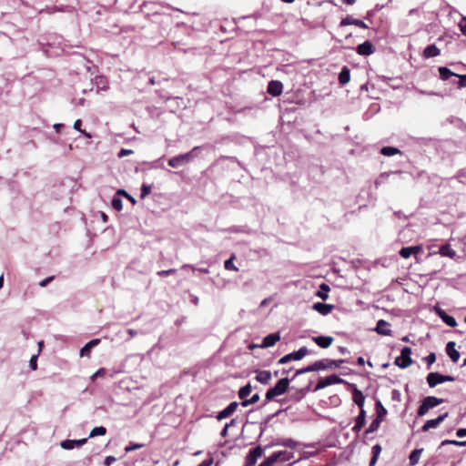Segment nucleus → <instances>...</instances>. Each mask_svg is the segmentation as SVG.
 Returning <instances> with one entry per match:
<instances>
[{
    "instance_id": "obj_34",
    "label": "nucleus",
    "mask_w": 466,
    "mask_h": 466,
    "mask_svg": "<svg viewBox=\"0 0 466 466\" xmlns=\"http://www.w3.org/2000/svg\"><path fill=\"white\" fill-rule=\"evenodd\" d=\"M106 433V429L104 426H98L92 429L89 433V438L96 436H104Z\"/></svg>"
},
{
    "instance_id": "obj_10",
    "label": "nucleus",
    "mask_w": 466,
    "mask_h": 466,
    "mask_svg": "<svg viewBox=\"0 0 466 466\" xmlns=\"http://www.w3.org/2000/svg\"><path fill=\"white\" fill-rule=\"evenodd\" d=\"M448 412H444L443 414L438 416L436 419L428 420L422 426V431H428L431 429H436L448 417Z\"/></svg>"
},
{
    "instance_id": "obj_7",
    "label": "nucleus",
    "mask_w": 466,
    "mask_h": 466,
    "mask_svg": "<svg viewBox=\"0 0 466 466\" xmlns=\"http://www.w3.org/2000/svg\"><path fill=\"white\" fill-rule=\"evenodd\" d=\"M344 382V380L339 378V376L333 374L330 376H328L324 379H320L318 383L316 384L313 391L316 392L318 390H320L328 386L334 385V384H339Z\"/></svg>"
},
{
    "instance_id": "obj_37",
    "label": "nucleus",
    "mask_w": 466,
    "mask_h": 466,
    "mask_svg": "<svg viewBox=\"0 0 466 466\" xmlns=\"http://www.w3.org/2000/svg\"><path fill=\"white\" fill-rule=\"evenodd\" d=\"M466 446V441L445 440L441 442V446L445 445Z\"/></svg>"
},
{
    "instance_id": "obj_13",
    "label": "nucleus",
    "mask_w": 466,
    "mask_h": 466,
    "mask_svg": "<svg viewBox=\"0 0 466 466\" xmlns=\"http://www.w3.org/2000/svg\"><path fill=\"white\" fill-rule=\"evenodd\" d=\"M238 407V403L236 401H233L229 403L224 410L219 411L217 415V419L218 420H224L228 417H229L232 413H234Z\"/></svg>"
},
{
    "instance_id": "obj_28",
    "label": "nucleus",
    "mask_w": 466,
    "mask_h": 466,
    "mask_svg": "<svg viewBox=\"0 0 466 466\" xmlns=\"http://www.w3.org/2000/svg\"><path fill=\"white\" fill-rule=\"evenodd\" d=\"M366 420V411L364 409H361L358 417L356 418V423L353 427V431H360L363 425L365 424Z\"/></svg>"
},
{
    "instance_id": "obj_41",
    "label": "nucleus",
    "mask_w": 466,
    "mask_h": 466,
    "mask_svg": "<svg viewBox=\"0 0 466 466\" xmlns=\"http://www.w3.org/2000/svg\"><path fill=\"white\" fill-rule=\"evenodd\" d=\"M112 207L117 210L120 211L123 208V203L122 200L119 198H114L112 199Z\"/></svg>"
},
{
    "instance_id": "obj_2",
    "label": "nucleus",
    "mask_w": 466,
    "mask_h": 466,
    "mask_svg": "<svg viewBox=\"0 0 466 466\" xmlns=\"http://www.w3.org/2000/svg\"><path fill=\"white\" fill-rule=\"evenodd\" d=\"M289 385V380L288 378L280 379L274 387L267 390L266 400H271L275 397L284 394L287 391Z\"/></svg>"
},
{
    "instance_id": "obj_40",
    "label": "nucleus",
    "mask_w": 466,
    "mask_h": 466,
    "mask_svg": "<svg viewBox=\"0 0 466 466\" xmlns=\"http://www.w3.org/2000/svg\"><path fill=\"white\" fill-rule=\"evenodd\" d=\"M233 257L225 261V268L228 270L238 271V268L233 263Z\"/></svg>"
},
{
    "instance_id": "obj_47",
    "label": "nucleus",
    "mask_w": 466,
    "mask_h": 466,
    "mask_svg": "<svg viewBox=\"0 0 466 466\" xmlns=\"http://www.w3.org/2000/svg\"><path fill=\"white\" fill-rule=\"evenodd\" d=\"M459 27L463 35L466 36V17H462L459 23Z\"/></svg>"
},
{
    "instance_id": "obj_59",
    "label": "nucleus",
    "mask_w": 466,
    "mask_h": 466,
    "mask_svg": "<svg viewBox=\"0 0 466 466\" xmlns=\"http://www.w3.org/2000/svg\"><path fill=\"white\" fill-rule=\"evenodd\" d=\"M81 124H82V121L80 119L76 120L75 123H74V128L80 132V130H81Z\"/></svg>"
},
{
    "instance_id": "obj_12",
    "label": "nucleus",
    "mask_w": 466,
    "mask_h": 466,
    "mask_svg": "<svg viewBox=\"0 0 466 466\" xmlns=\"http://www.w3.org/2000/svg\"><path fill=\"white\" fill-rule=\"evenodd\" d=\"M280 339V335L279 332L270 333L267 335L261 344L259 345L260 348H269L274 346L279 340Z\"/></svg>"
},
{
    "instance_id": "obj_6",
    "label": "nucleus",
    "mask_w": 466,
    "mask_h": 466,
    "mask_svg": "<svg viewBox=\"0 0 466 466\" xmlns=\"http://www.w3.org/2000/svg\"><path fill=\"white\" fill-rule=\"evenodd\" d=\"M455 379L452 376L442 375L439 372H431L427 376V382L431 388L437 386L438 384L446 381H454Z\"/></svg>"
},
{
    "instance_id": "obj_23",
    "label": "nucleus",
    "mask_w": 466,
    "mask_h": 466,
    "mask_svg": "<svg viewBox=\"0 0 466 466\" xmlns=\"http://www.w3.org/2000/svg\"><path fill=\"white\" fill-rule=\"evenodd\" d=\"M263 450L260 447H256L249 451L247 461L248 464H254L258 458L262 456Z\"/></svg>"
},
{
    "instance_id": "obj_9",
    "label": "nucleus",
    "mask_w": 466,
    "mask_h": 466,
    "mask_svg": "<svg viewBox=\"0 0 466 466\" xmlns=\"http://www.w3.org/2000/svg\"><path fill=\"white\" fill-rule=\"evenodd\" d=\"M293 459H294L293 452L287 451H280L273 452L269 456V462H275V464L278 462L284 463V462H288Z\"/></svg>"
},
{
    "instance_id": "obj_14",
    "label": "nucleus",
    "mask_w": 466,
    "mask_h": 466,
    "mask_svg": "<svg viewBox=\"0 0 466 466\" xmlns=\"http://www.w3.org/2000/svg\"><path fill=\"white\" fill-rule=\"evenodd\" d=\"M374 51H375V48L370 41H365L364 43H362L357 46V52L360 56H367L373 54Z\"/></svg>"
},
{
    "instance_id": "obj_4",
    "label": "nucleus",
    "mask_w": 466,
    "mask_h": 466,
    "mask_svg": "<svg viewBox=\"0 0 466 466\" xmlns=\"http://www.w3.org/2000/svg\"><path fill=\"white\" fill-rule=\"evenodd\" d=\"M198 149V147H195L191 151H189L187 153L180 154V155L171 157L168 160V165L172 167H179L187 163H189L195 157V156L193 155V152Z\"/></svg>"
},
{
    "instance_id": "obj_3",
    "label": "nucleus",
    "mask_w": 466,
    "mask_h": 466,
    "mask_svg": "<svg viewBox=\"0 0 466 466\" xmlns=\"http://www.w3.org/2000/svg\"><path fill=\"white\" fill-rule=\"evenodd\" d=\"M443 402V399H440L434 396H428L421 401V404L418 409V415L420 417L424 416L431 409H433Z\"/></svg>"
},
{
    "instance_id": "obj_1",
    "label": "nucleus",
    "mask_w": 466,
    "mask_h": 466,
    "mask_svg": "<svg viewBox=\"0 0 466 466\" xmlns=\"http://www.w3.org/2000/svg\"><path fill=\"white\" fill-rule=\"evenodd\" d=\"M440 74V78L443 81H447L451 77H455L456 79L452 80L451 83L456 85L458 88L466 87V75H459L453 73L446 66H441L438 69Z\"/></svg>"
},
{
    "instance_id": "obj_26",
    "label": "nucleus",
    "mask_w": 466,
    "mask_h": 466,
    "mask_svg": "<svg viewBox=\"0 0 466 466\" xmlns=\"http://www.w3.org/2000/svg\"><path fill=\"white\" fill-rule=\"evenodd\" d=\"M440 54H441L440 48H438L437 46L434 44L429 45L423 50V56L426 59L438 56Z\"/></svg>"
},
{
    "instance_id": "obj_17",
    "label": "nucleus",
    "mask_w": 466,
    "mask_h": 466,
    "mask_svg": "<svg viewBox=\"0 0 466 466\" xmlns=\"http://www.w3.org/2000/svg\"><path fill=\"white\" fill-rule=\"evenodd\" d=\"M436 312L439 315V317L442 319V321L449 327L454 328L457 326L456 319L452 316L448 315L444 310L441 309H436Z\"/></svg>"
},
{
    "instance_id": "obj_46",
    "label": "nucleus",
    "mask_w": 466,
    "mask_h": 466,
    "mask_svg": "<svg viewBox=\"0 0 466 466\" xmlns=\"http://www.w3.org/2000/svg\"><path fill=\"white\" fill-rule=\"evenodd\" d=\"M142 447H143L142 443H133V442H131L129 445H127L125 448V451L126 452H130V451H132L134 450L140 449Z\"/></svg>"
},
{
    "instance_id": "obj_43",
    "label": "nucleus",
    "mask_w": 466,
    "mask_h": 466,
    "mask_svg": "<svg viewBox=\"0 0 466 466\" xmlns=\"http://www.w3.org/2000/svg\"><path fill=\"white\" fill-rule=\"evenodd\" d=\"M312 371H314V370H313V366H312V364H311V365H309V366H307V367H305V368H302V369L298 370L295 372L294 377H297V376H299V375H301V374H304V373H307V372H312Z\"/></svg>"
},
{
    "instance_id": "obj_25",
    "label": "nucleus",
    "mask_w": 466,
    "mask_h": 466,
    "mask_svg": "<svg viewBox=\"0 0 466 466\" xmlns=\"http://www.w3.org/2000/svg\"><path fill=\"white\" fill-rule=\"evenodd\" d=\"M100 342V339H94L90 341H88L81 350H80V356L81 357H89L91 350L98 345Z\"/></svg>"
},
{
    "instance_id": "obj_21",
    "label": "nucleus",
    "mask_w": 466,
    "mask_h": 466,
    "mask_svg": "<svg viewBox=\"0 0 466 466\" xmlns=\"http://www.w3.org/2000/svg\"><path fill=\"white\" fill-rule=\"evenodd\" d=\"M421 251L420 246L405 247L400 250V255L403 258H409L411 255H416Z\"/></svg>"
},
{
    "instance_id": "obj_53",
    "label": "nucleus",
    "mask_w": 466,
    "mask_h": 466,
    "mask_svg": "<svg viewBox=\"0 0 466 466\" xmlns=\"http://www.w3.org/2000/svg\"><path fill=\"white\" fill-rule=\"evenodd\" d=\"M176 271L175 268H170V269H167V270H160L157 272V275L158 276H161V277H166V276H168L172 273H174Z\"/></svg>"
},
{
    "instance_id": "obj_56",
    "label": "nucleus",
    "mask_w": 466,
    "mask_h": 466,
    "mask_svg": "<svg viewBox=\"0 0 466 466\" xmlns=\"http://www.w3.org/2000/svg\"><path fill=\"white\" fill-rule=\"evenodd\" d=\"M104 373H105V370L104 369H99L96 372H95L91 376V380H94L96 377L102 376Z\"/></svg>"
},
{
    "instance_id": "obj_20",
    "label": "nucleus",
    "mask_w": 466,
    "mask_h": 466,
    "mask_svg": "<svg viewBox=\"0 0 466 466\" xmlns=\"http://www.w3.org/2000/svg\"><path fill=\"white\" fill-rule=\"evenodd\" d=\"M357 25L359 27L365 28V29L368 28V25L363 21H361L360 19L353 18L350 15L344 17L340 21L341 26H346V25Z\"/></svg>"
},
{
    "instance_id": "obj_8",
    "label": "nucleus",
    "mask_w": 466,
    "mask_h": 466,
    "mask_svg": "<svg viewBox=\"0 0 466 466\" xmlns=\"http://www.w3.org/2000/svg\"><path fill=\"white\" fill-rule=\"evenodd\" d=\"M308 354H309V350L306 347H301L299 350L283 356L281 359H279V363L286 364L291 360H300Z\"/></svg>"
},
{
    "instance_id": "obj_57",
    "label": "nucleus",
    "mask_w": 466,
    "mask_h": 466,
    "mask_svg": "<svg viewBox=\"0 0 466 466\" xmlns=\"http://www.w3.org/2000/svg\"><path fill=\"white\" fill-rule=\"evenodd\" d=\"M331 362H333L332 368H339L341 366V364L344 363V360H331Z\"/></svg>"
},
{
    "instance_id": "obj_50",
    "label": "nucleus",
    "mask_w": 466,
    "mask_h": 466,
    "mask_svg": "<svg viewBox=\"0 0 466 466\" xmlns=\"http://www.w3.org/2000/svg\"><path fill=\"white\" fill-rule=\"evenodd\" d=\"M116 461V458L114 456H106L104 460L105 466H111Z\"/></svg>"
},
{
    "instance_id": "obj_64",
    "label": "nucleus",
    "mask_w": 466,
    "mask_h": 466,
    "mask_svg": "<svg viewBox=\"0 0 466 466\" xmlns=\"http://www.w3.org/2000/svg\"><path fill=\"white\" fill-rule=\"evenodd\" d=\"M228 428H229V424H226L225 427L223 428V430L220 432V435L222 437H226L227 436Z\"/></svg>"
},
{
    "instance_id": "obj_15",
    "label": "nucleus",
    "mask_w": 466,
    "mask_h": 466,
    "mask_svg": "<svg viewBox=\"0 0 466 466\" xmlns=\"http://www.w3.org/2000/svg\"><path fill=\"white\" fill-rule=\"evenodd\" d=\"M282 90H283V85L280 81L271 80L268 83V92L270 95H272L274 96H278L281 95Z\"/></svg>"
},
{
    "instance_id": "obj_29",
    "label": "nucleus",
    "mask_w": 466,
    "mask_h": 466,
    "mask_svg": "<svg viewBox=\"0 0 466 466\" xmlns=\"http://www.w3.org/2000/svg\"><path fill=\"white\" fill-rule=\"evenodd\" d=\"M439 254L442 257L453 258L456 256V251L449 244H445L440 248Z\"/></svg>"
},
{
    "instance_id": "obj_16",
    "label": "nucleus",
    "mask_w": 466,
    "mask_h": 466,
    "mask_svg": "<svg viewBox=\"0 0 466 466\" xmlns=\"http://www.w3.org/2000/svg\"><path fill=\"white\" fill-rule=\"evenodd\" d=\"M312 309L319 312V314L326 316L329 315L332 309H334V306L331 304H326L322 302H316L313 304Z\"/></svg>"
},
{
    "instance_id": "obj_45",
    "label": "nucleus",
    "mask_w": 466,
    "mask_h": 466,
    "mask_svg": "<svg viewBox=\"0 0 466 466\" xmlns=\"http://www.w3.org/2000/svg\"><path fill=\"white\" fill-rule=\"evenodd\" d=\"M377 408H378V418L380 419L381 417H383L384 415H386L387 413V410L386 409L382 406L381 402L380 400L377 401Z\"/></svg>"
},
{
    "instance_id": "obj_30",
    "label": "nucleus",
    "mask_w": 466,
    "mask_h": 466,
    "mask_svg": "<svg viewBox=\"0 0 466 466\" xmlns=\"http://www.w3.org/2000/svg\"><path fill=\"white\" fill-rule=\"evenodd\" d=\"M350 69L344 66L339 74V82L341 85H346L350 82Z\"/></svg>"
},
{
    "instance_id": "obj_38",
    "label": "nucleus",
    "mask_w": 466,
    "mask_h": 466,
    "mask_svg": "<svg viewBox=\"0 0 466 466\" xmlns=\"http://www.w3.org/2000/svg\"><path fill=\"white\" fill-rule=\"evenodd\" d=\"M60 446L64 450H73L76 448L74 440H65L61 441Z\"/></svg>"
},
{
    "instance_id": "obj_19",
    "label": "nucleus",
    "mask_w": 466,
    "mask_h": 466,
    "mask_svg": "<svg viewBox=\"0 0 466 466\" xmlns=\"http://www.w3.org/2000/svg\"><path fill=\"white\" fill-rule=\"evenodd\" d=\"M312 340L320 348L327 349L332 344L333 338L330 336H318L313 337Z\"/></svg>"
},
{
    "instance_id": "obj_31",
    "label": "nucleus",
    "mask_w": 466,
    "mask_h": 466,
    "mask_svg": "<svg viewBox=\"0 0 466 466\" xmlns=\"http://www.w3.org/2000/svg\"><path fill=\"white\" fill-rule=\"evenodd\" d=\"M330 289L328 284L322 283L319 286V290L317 291L316 296L320 298L323 300H326L329 299V292Z\"/></svg>"
},
{
    "instance_id": "obj_60",
    "label": "nucleus",
    "mask_w": 466,
    "mask_h": 466,
    "mask_svg": "<svg viewBox=\"0 0 466 466\" xmlns=\"http://www.w3.org/2000/svg\"><path fill=\"white\" fill-rule=\"evenodd\" d=\"M259 466H276L275 462H269V457L265 461L259 464Z\"/></svg>"
},
{
    "instance_id": "obj_5",
    "label": "nucleus",
    "mask_w": 466,
    "mask_h": 466,
    "mask_svg": "<svg viewBox=\"0 0 466 466\" xmlns=\"http://www.w3.org/2000/svg\"><path fill=\"white\" fill-rule=\"evenodd\" d=\"M410 355H411V349L409 347H404L401 350L400 356H399L395 359V361H394L395 365H397L398 367H400L401 369H406V368L410 367L412 363Z\"/></svg>"
},
{
    "instance_id": "obj_61",
    "label": "nucleus",
    "mask_w": 466,
    "mask_h": 466,
    "mask_svg": "<svg viewBox=\"0 0 466 466\" xmlns=\"http://www.w3.org/2000/svg\"><path fill=\"white\" fill-rule=\"evenodd\" d=\"M213 461L210 460H205L201 463H199L198 466H210L212 464Z\"/></svg>"
},
{
    "instance_id": "obj_62",
    "label": "nucleus",
    "mask_w": 466,
    "mask_h": 466,
    "mask_svg": "<svg viewBox=\"0 0 466 466\" xmlns=\"http://www.w3.org/2000/svg\"><path fill=\"white\" fill-rule=\"evenodd\" d=\"M250 400L253 404H255L256 402H258L259 400V394L258 393H256L254 395H252V397L250 398Z\"/></svg>"
},
{
    "instance_id": "obj_48",
    "label": "nucleus",
    "mask_w": 466,
    "mask_h": 466,
    "mask_svg": "<svg viewBox=\"0 0 466 466\" xmlns=\"http://www.w3.org/2000/svg\"><path fill=\"white\" fill-rule=\"evenodd\" d=\"M424 360L427 362V364L429 366H431V364H433L435 362L436 355H435V353H430Z\"/></svg>"
},
{
    "instance_id": "obj_55",
    "label": "nucleus",
    "mask_w": 466,
    "mask_h": 466,
    "mask_svg": "<svg viewBox=\"0 0 466 466\" xmlns=\"http://www.w3.org/2000/svg\"><path fill=\"white\" fill-rule=\"evenodd\" d=\"M74 441H75L76 447H81L87 441V439L84 438V439H80V440H74Z\"/></svg>"
},
{
    "instance_id": "obj_49",
    "label": "nucleus",
    "mask_w": 466,
    "mask_h": 466,
    "mask_svg": "<svg viewBox=\"0 0 466 466\" xmlns=\"http://www.w3.org/2000/svg\"><path fill=\"white\" fill-rule=\"evenodd\" d=\"M37 355H33L29 360V366L33 370H35L37 368Z\"/></svg>"
},
{
    "instance_id": "obj_33",
    "label": "nucleus",
    "mask_w": 466,
    "mask_h": 466,
    "mask_svg": "<svg viewBox=\"0 0 466 466\" xmlns=\"http://www.w3.org/2000/svg\"><path fill=\"white\" fill-rule=\"evenodd\" d=\"M380 153L383 156L391 157V156H394V155H397V154H400V150L399 148H397V147H383L380 149Z\"/></svg>"
},
{
    "instance_id": "obj_54",
    "label": "nucleus",
    "mask_w": 466,
    "mask_h": 466,
    "mask_svg": "<svg viewBox=\"0 0 466 466\" xmlns=\"http://www.w3.org/2000/svg\"><path fill=\"white\" fill-rule=\"evenodd\" d=\"M54 277H48L45 279H43L40 283H39V286L40 287H46L47 286L52 280H53Z\"/></svg>"
},
{
    "instance_id": "obj_39",
    "label": "nucleus",
    "mask_w": 466,
    "mask_h": 466,
    "mask_svg": "<svg viewBox=\"0 0 466 466\" xmlns=\"http://www.w3.org/2000/svg\"><path fill=\"white\" fill-rule=\"evenodd\" d=\"M278 444L293 449L297 447L298 442L292 439H285L281 442H279Z\"/></svg>"
},
{
    "instance_id": "obj_42",
    "label": "nucleus",
    "mask_w": 466,
    "mask_h": 466,
    "mask_svg": "<svg viewBox=\"0 0 466 466\" xmlns=\"http://www.w3.org/2000/svg\"><path fill=\"white\" fill-rule=\"evenodd\" d=\"M380 451H381V448L378 444L372 447V451H373L374 455L370 461V465H373L376 462L377 457L380 454Z\"/></svg>"
},
{
    "instance_id": "obj_24",
    "label": "nucleus",
    "mask_w": 466,
    "mask_h": 466,
    "mask_svg": "<svg viewBox=\"0 0 466 466\" xmlns=\"http://www.w3.org/2000/svg\"><path fill=\"white\" fill-rule=\"evenodd\" d=\"M352 400L354 403H356L360 408V410L363 409L365 396L356 386L353 387Z\"/></svg>"
},
{
    "instance_id": "obj_36",
    "label": "nucleus",
    "mask_w": 466,
    "mask_h": 466,
    "mask_svg": "<svg viewBox=\"0 0 466 466\" xmlns=\"http://www.w3.org/2000/svg\"><path fill=\"white\" fill-rule=\"evenodd\" d=\"M380 424V419L377 418V419L373 420L370 422V424L368 427V429L366 430L365 433L366 434H370V433H372V432L376 431L379 429Z\"/></svg>"
},
{
    "instance_id": "obj_44",
    "label": "nucleus",
    "mask_w": 466,
    "mask_h": 466,
    "mask_svg": "<svg viewBox=\"0 0 466 466\" xmlns=\"http://www.w3.org/2000/svg\"><path fill=\"white\" fill-rule=\"evenodd\" d=\"M151 192V186L143 184L141 187V198H144Z\"/></svg>"
},
{
    "instance_id": "obj_27",
    "label": "nucleus",
    "mask_w": 466,
    "mask_h": 466,
    "mask_svg": "<svg viewBox=\"0 0 466 466\" xmlns=\"http://www.w3.org/2000/svg\"><path fill=\"white\" fill-rule=\"evenodd\" d=\"M256 373L257 374L255 379L261 384H268L272 378L271 372L269 370H258Z\"/></svg>"
},
{
    "instance_id": "obj_52",
    "label": "nucleus",
    "mask_w": 466,
    "mask_h": 466,
    "mask_svg": "<svg viewBox=\"0 0 466 466\" xmlns=\"http://www.w3.org/2000/svg\"><path fill=\"white\" fill-rule=\"evenodd\" d=\"M132 153H133V151L131 149H125V148H123V149H121L118 152L117 156H118V157L122 158V157H126L127 155H130Z\"/></svg>"
},
{
    "instance_id": "obj_11",
    "label": "nucleus",
    "mask_w": 466,
    "mask_h": 466,
    "mask_svg": "<svg viewBox=\"0 0 466 466\" xmlns=\"http://www.w3.org/2000/svg\"><path fill=\"white\" fill-rule=\"evenodd\" d=\"M374 330L378 334L383 335V336H391V334H392V331L390 329V324L384 319L378 320Z\"/></svg>"
},
{
    "instance_id": "obj_32",
    "label": "nucleus",
    "mask_w": 466,
    "mask_h": 466,
    "mask_svg": "<svg viewBox=\"0 0 466 466\" xmlns=\"http://www.w3.org/2000/svg\"><path fill=\"white\" fill-rule=\"evenodd\" d=\"M422 451H423L422 449H416L411 451V453L410 454V457H409L410 464L411 466H414L419 462V460L420 458Z\"/></svg>"
},
{
    "instance_id": "obj_22",
    "label": "nucleus",
    "mask_w": 466,
    "mask_h": 466,
    "mask_svg": "<svg viewBox=\"0 0 466 466\" xmlns=\"http://www.w3.org/2000/svg\"><path fill=\"white\" fill-rule=\"evenodd\" d=\"M332 363L333 362H331V360H329V359H322L320 360L315 361L312 364L313 370L318 371V370L332 369Z\"/></svg>"
},
{
    "instance_id": "obj_35",
    "label": "nucleus",
    "mask_w": 466,
    "mask_h": 466,
    "mask_svg": "<svg viewBox=\"0 0 466 466\" xmlns=\"http://www.w3.org/2000/svg\"><path fill=\"white\" fill-rule=\"evenodd\" d=\"M252 388L250 384H247L244 387L240 388L238 390V397L241 400L246 399L251 393Z\"/></svg>"
},
{
    "instance_id": "obj_63",
    "label": "nucleus",
    "mask_w": 466,
    "mask_h": 466,
    "mask_svg": "<svg viewBox=\"0 0 466 466\" xmlns=\"http://www.w3.org/2000/svg\"><path fill=\"white\" fill-rule=\"evenodd\" d=\"M251 404H253V403L251 402L250 399H247V398H246V399H244V400H242V402H241V405H242L243 407H248V406H249V405H251Z\"/></svg>"
},
{
    "instance_id": "obj_51",
    "label": "nucleus",
    "mask_w": 466,
    "mask_h": 466,
    "mask_svg": "<svg viewBox=\"0 0 466 466\" xmlns=\"http://www.w3.org/2000/svg\"><path fill=\"white\" fill-rule=\"evenodd\" d=\"M161 159H157L156 161H152L147 163L149 168H156V167H163V165L160 163Z\"/></svg>"
},
{
    "instance_id": "obj_58",
    "label": "nucleus",
    "mask_w": 466,
    "mask_h": 466,
    "mask_svg": "<svg viewBox=\"0 0 466 466\" xmlns=\"http://www.w3.org/2000/svg\"><path fill=\"white\" fill-rule=\"evenodd\" d=\"M456 435L459 437V438H463L466 436V429H459L456 432Z\"/></svg>"
},
{
    "instance_id": "obj_18",
    "label": "nucleus",
    "mask_w": 466,
    "mask_h": 466,
    "mask_svg": "<svg viewBox=\"0 0 466 466\" xmlns=\"http://www.w3.org/2000/svg\"><path fill=\"white\" fill-rule=\"evenodd\" d=\"M454 341H449L446 345V353L453 362H457L460 359V352L455 348Z\"/></svg>"
}]
</instances>
